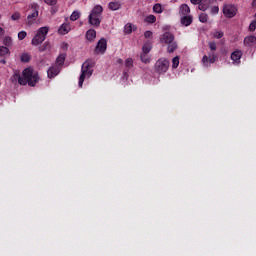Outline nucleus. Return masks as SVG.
Listing matches in <instances>:
<instances>
[{"label":"nucleus","instance_id":"obj_36","mask_svg":"<svg viewBox=\"0 0 256 256\" xmlns=\"http://www.w3.org/2000/svg\"><path fill=\"white\" fill-rule=\"evenodd\" d=\"M208 47L212 51H217V43H215V42H209Z\"/></svg>","mask_w":256,"mask_h":256},{"label":"nucleus","instance_id":"obj_21","mask_svg":"<svg viewBox=\"0 0 256 256\" xmlns=\"http://www.w3.org/2000/svg\"><path fill=\"white\" fill-rule=\"evenodd\" d=\"M124 33L126 35H131V33H133V25L131 24H126L125 27H124Z\"/></svg>","mask_w":256,"mask_h":256},{"label":"nucleus","instance_id":"obj_38","mask_svg":"<svg viewBox=\"0 0 256 256\" xmlns=\"http://www.w3.org/2000/svg\"><path fill=\"white\" fill-rule=\"evenodd\" d=\"M256 29V20L252 21L249 25V31H255Z\"/></svg>","mask_w":256,"mask_h":256},{"label":"nucleus","instance_id":"obj_37","mask_svg":"<svg viewBox=\"0 0 256 256\" xmlns=\"http://www.w3.org/2000/svg\"><path fill=\"white\" fill-rule=\"evenodd\" d=\"M198 9H200V11H207V9L209 8L208 5L203 4V2H200V4H198Z\"/></svg>","mask_w":256,"mask_h":256},{"label":"nucleus","instance_id":"obj_42","mask_svg":"<svg viewBox=\"0 0 256 256\" xmlns=\"http://www.w3.org/2000/svg\"><path fill=\"white\" fill-rule=\"evenodd\" d=\"M211 13H213L214 15H216V13H219V7L218 6L212 7Z\"/></svg>","mask_w":256,"mask_h":256},{"label":"nucleus","instance_id":"obj_30","mask_svg":"<svg viewBox=\"0 0 256 256\" xmlns=\"http://www.w3.org/2000/svg\"><path fill=\"white\" fill-rule=\"evenodd\" d=\"M177 67H179V56L172 59V69H177Z\"/></svg>","mask_w":256,"mask_h":256},{"label":"nucleus","instance_id":"obj_23","mask_svg":"<svg viewBox=\"0 0 256 256\" xmlns=\"http://www.w3.org/2000/svg\"><path fill=\"white\" fill-rule=\"evenodd\" d=\"M125 67H126L127 71H129V69H133V59L132 58H127L125 60Z\"/></svg>","mask_w":256,"mask_h":256},{"label":"nucleus","instance_id":"obj_2","mask_svg":"<svg viewBox=\"0 0 256 256\" xmlns=\"http://www.w3.org/2000/svg\"><path fill=\"white\" fill-rule=\"evenodd\" d=\"M95 65V62L91 61V60H86L83 64H82V70H81V75L79 77V87H83V83L85 82V79H89V77H91V75H93V67Z\"/></svg>","mask_w":256,"mask_h":256},{"label":"nucleus","instance_id":"obj_40","mask_svg":"<svg viewBox=\"0 0 256 256\" xmlns=\"http://www.w3.org/2000/svg\"><path fill=\"white\" fill-rule=\"evenodd\" d=\"M47 5H57V0H44Z\"/></svg>","mask_w":256,"mask_h":256},{"label":"nucleus","instance_id":"obj_3","mask_svg":"<svg viewBox=\"0 0 256 256\" xmlns=\"http://www.w3.org/2000/svg\"><path fill=\"white\" fill-rule=\"evenodd\" d=\"M101 15H103V6L96 5L88 16L89 25L99 27L101 25Z\"/></svg>","mask_w":256,"mask_h":256},{"label":"nucleus","instance_id":"obj_39","mask_svg":"<svg viewBox=\"0 0 256 256\" xmlns=\"http://www.w3.org/2000/svg\"><path fill=\"white\" fill-rule=\"evenodd\" d=\"M144 37H145V39H149V38L153 37V32H151V31H146V32L144 33Z\"/></svg>","mask_w":256,"mask_h":256},{"label":"nucleus","instance_id":"obj_18","mask_svg":"<svg viewBox=\"0 0 256 256\" xmlns=\"http://www.w3.org/2000/svg\"><path fill=\"white\" fill-rule=\"evenodd\" d=\"M3 45H5L4 47H12L13 46V39L11 38V36H5L3 39Z\"/></svg>","mask_w":256,"mask_h":256},{"label":"nucleus","instance_id":"obj_32","mask_svg":"<svg viewBox=\"0 0 256 256\" xmlns=\"http://www.w3.org/2000/svg\"><path fill=\"white\" fill-rule=\"evenodd\" d=\"M146 23H155L157 21V17L155 15H149L145 18Z\"/></svg>","mask_w":256,"mask_h":256},{"label":"nucleus","instance_id":"obj_11","mask_svg":"<svg viewBox=\"0 0 256 256\" xmlns=\"http://www.w3.org/2000/svg\"><path fill=\"white\" fill-rule=\"evenodd\" d=\"M60 72L61 69H59L58 66H52L47 71L48 78L53 79L54 77H57V75H59Z\"/></svg>","mask_w":256,"mask_h":256},{"label":"nucleus","instance_id":"obj_31","mask_svg":"<svg viewBox=\"0 0 256 256\" xmlns=\"http://www.w3.org/2000/svg\"><path fill=\"white\" fill-rule=\"evenodd\" d=\"M208 19H209V17L207 16L206 13H201V14L199 15V21H200L201 23H207Z\"/></svg>","mask_w":256,"mask_h":256},{"label":"nucleus","instance_id":"obj_17","mask_svg":"<svg viewBox=\"0 0 256 256\" xmlns=\"http://www.w3.org/2000/svg\"><path fill=\"white\" fill-rule=\"evenodd\" d=\"M69 31H71V28L67 24H62L58 30L60 35H67V33H69Z\"/></svg>","mask_w":256,"mask_h":256},{"label":"nucleus","instance_id":"obj_44","mask_svg":"<svg viewBox=\"0 0 256 256\" xmlns=\"http://www.w3.org/2000/svg\"><path fill=\"white\" fill-rule=\"evenodd\" d=\"M117 63H118L119 65H123V59L119 58V59L117 60Z\"/></svg>","mask_w":256,"mask_h":256},{"label":"nucleus","instance_id":"obj_1","mask_svg":"<svg viewBox=\"0 0 256 256\" xmlns=\"http://www.w3.org/2000/svg\"><path fill=\"white\" fill-rule=\"evenodd\" d=\"M12 83H19V85H29V87H35L39 83V73L33 68H25L22 75L19 72H14L11 77Z\"/></svg>","mask_w":256,"mask_h":256},{"label":"nucleus","instance_id":"obj_41","mask_svg":"<svg viewBox=\"0 0 256 256\" xmlns=\"http://www.w3.org/2000/svg\"><path fill=\"white\" fill-rule=\"evenodd\" d=\"M192 5H201L203 3V0H190Z\"/></svg>","mask_w":256,"mask_h":256},{"label":"nucleus","instance_id":"obj_43","mask_svg":"<svg viewBox=\"0 0 256 256\" xmlns=\"http://www.w3.org/2000/svg\"><path fill=\"white\" fill-rule=\"evenodd\" d=\"M3 35H5V29L0 27V37H3Z\"/></svg>","mask_w":256,"mask_h":256},{"label":"nucleus","instance_id":"obj_29","mask_svg":"<svg viewBox=\"0 0 256 256\" xmlns=\"http://www.w3.org/2000/svg\"><path fill=\"white\" fill-rule=\"evenodd\" d=\"M47 49H51V44L49 42H45L42 46L39 47V51H47Z\"/></svg>","mask_w":256,"mask_h":256},{"label":"nucleus","instance_id":"obj_8","mask_svg":"<svg viewBox=\"0 0 256 256\" xmlns=\"http://www.w3.org/2000/svg\"><path fill=\"white\" fill-rule=\"evenodd\" d=\"M223 14L225 15V17L231 19L235 17V15H237V8H235L234 5L227 4L223 7Z\"/></svg>","mask_w":256,"mask_h":256},{"label":"nucleus","instance_id":"obj_14","mask_svg":"<svg viewBox=\"0 0 256 256\" xmlns=\"http://www.w3.org/2000/svg\"><path fill=\"white\" fill-rule=\"evenodd\" d=\"M244 45L248 47H256V37L255 36H248L244 39Z\"/></svg>","mask_w":256,"mask_h":256},{"label":"nucleus","instance_id":"obj_16","mask_svg":"<svg viewBox=\"0 0 256 256\" xmlns=\"http://www.w3.org/2000/svg\"><path fill=\"white\" fill-rule=\"evenodd\" d=\"M97 37V32L94 29H90L86 32V39L88 41H95V38Z\"/></svg>","mask_w":256,"mask_h":256},{"label":"nucleus","instance_id":"obj_20","mask_svg":"<svg viewBox=\"0 0 256 256\" xmlns=\"http://www.w3.org/2000/svg\"><path fill=\"white\" fill-rule=\"evenodd\" d=\"M151 49H152L151 43L146 42V43L143 45V47H142V53L148 55V53L151 52Z\"/></svg>","mask_w":256,"mask_h":256},{"label":"nucleus","instance_id":"obj_35","mask_svg":"<svg viewBox=\"0 0 256 256\" xmlns=\"http://www.w3.org/2000/svg\"><path fill=\"white\" fill-rule=\"evenodd\" d=\"M25 37H27V32L26 31H20L18 33V39L19 41H23V39H25Z\"/></svg>","mask_w":256,"mask_h":256},{"label":"nucleus","instance_id":"obj_5","mask_svg":"<svg viewBox=\"0 0 256 256\" xmlns=\"http://www.w3.org/2000/svg\"><path fill=\"white\" fill-rule=\"evenodd\" d=\"M47 33H49V27L44 26L38 29L36 35L33 37L31 44L36 46L41 45L45 39H47Z\"/></svg>","mask_w":256,"mask_h":256},{"label":"nucleus","instance_id":"obj_34","mask_svg":"<svg viewBox=\"0 0 256 256\" xmlns=\"http://www.w3.org/2000/svg\"><path fill=\"white\" fill-rule=\"evenodd\" d=\"M223 31H216V32H214L213 33V37L215 38V39H221V38H223Z\"/></svg>","mask_w":256,"mask_h":256},{"label":"nucleus","instance_id":"obj_15","mask_svg":"<svg viewBox=\"0 0 256 256\" xmlns=\"http://www.w3.org/2000/svg\"><path fill=\"white\" fill-rule=\"evenodd\" d=\"M241 57H243V52L241 50H236L231 54V59L235 63H239V61H241Z\"/></svg>","mask_w":256,"mask_h":256},{"label":"nucleus","instance_id":"obj_7","mask_svg":"<svg viewBox=\"0 0 256 256\" xmlns=\"http://www.w3.org/2000/svg\"><path fill=\"white\" fill-rule=\"evenodd\" d=\"M33 12L27 16L26 24L31 26L35 23L37 17H39V5L32 4Z\"/></svg>","mask_w":256,"mask_h":256},{"label":"nucleus","instance_id":"obj_22","mask_svg":"<svg viewBox=\"0 0 256 256\" xmlns=\"http://www.w3.org/2000/svg\"><path fill=\"white\" fill-rule=\"evenodd\" d=\"M140 59L142 61V63H151V58H149V56L147 54L141 53L140 54Z\"/></svg>","mask_w":256,"mask_h":256},{"label":"nucleus","instance_id":"obj_10","mask_svg":"<svg viewBox=\"0 0 256 256\" xmlns=\"http://www.w3.org/2000/svg\"><path fill=\"white\" fill-rule=\"evenodd\" d=\"M215 61H217V56L215 53H211V54H209V56L204 55L202 57V64L204 67H209V63L213 64V63H215Z\"/></svg>","mask_w":256,"mask_h":256},{"label":"nucleus","instance_id":"obj_9","mask_svg":"<svg viewBox=\"0 0 256 256\" xmlns=\"http://www.w3.org/2000/svg\"><path fill=\"white\" fill-rule=\"evenodd\" d=\"M94 51L97 55H99V53H105V51H107V40H105V38H101L98 41Z\"/></svg>","mask_w":256,"mask_h":256},{"label":"nucleus","instance_id":"obj_6","mask_svg":"<svg viewBox=\"0 0 256 256\" xmlns=\"http://www.w3.org/2000/svg\"><path fill=\"white\" fill-rule=\"evenodd\" d=\"M170 62L166 58H160L156 61L154 69L159 75L165 74L166 71H169Z\"/></svg>","mask_w":256,"mask_h":256},{"label":"nucleus","instance_id":"obj_24","mask_svg":"<svg viewBox=\"0 0 256 256\" xmlns=\"http://www.w3.org/2000/svg\"><path fill=\"white\" fill-rule=\"evenodd\" d=\"M81 17V13L79 11H74L70 16V21H77Z\"/></svg>","mask_w":256,"mask_h":256},{"label":"nucleus","instance_id":"obj_26","mask_svg":"<svg viewBox=\"0 0 256 256\" xmlns=\"http://www.w3.org/2000/svg\"><path fill=\"white\" fill-rule=\"evenodd\" d=\"M21 61L22 63H29L31 61V55L24 53L21 55Z\"/></svg>","mask_w":256,"mask_h":256},{"label":"nucleus","instance_id":"obj_47","mask_svg":"<svg viewBox=\"0 0 256 256\" xmlns=\"http://www.w3.org/2000/svg\"><path fill=\"white\" fill-rule=\"evenodd\" d=\"M2 63H5V60H3Z\"/></svg>","mask_w":256,"mask_h":256},{"label":"nucleus","instance_id":"obj_19","mask_svg":"<svg viewBox=\"0 0 256 256\" xmlns=\"http://www.w3.org/2000/svg\"><path fill=\"white\" fill-rule=\"evenodd\" d=\"M108 7L111 11H118V9H121V4L119 2H110Z\"/></svg>","mask_w":256,"mask_h":256},{"label":"nucleus","instance_id":"obj_4","mask_svg":"<svg viewBox=\"0 0 256 256\" xmlns=\"http://www.w3.org/2000/svg\"><path fill=\"white\" fill-rule=\"evenodd\" d=\"M160 43H164V45H168L167 51L168 53H175L177 51V42H175V35L171 32H165L160 37Z\"/></svg>","mask_w":256,"mask_h":256},{"label":"nucleus","instance_id":"obj_13","mask_svg":"<svg viewBox=\"0 0 256 256\" xmlns=\"http://www.w3.org/2000/svg\"><path fill=\"white\" fill-rule=\"evenodd\" d=\"M180 23L183 27H189L193 23V16H181Z\"/></svg>","mask_w":256,"mask_h":256},{"label":"nucleus","instance_id":"obj_25","mask_svg":"<svg viewBox=\"0 0 256 256\" xmlns=\"http://www.w3.org/2000/svg\"><path fill=\"white\" fill-rule=\"evenodd\" d=\"M9 55V48L6 46H0V56Z\"/></svg>","mask_w":256,"mask_h":256},{"label":"nucleus","instance_id":"obj_12","mask_svg":"<svg viewBox=\"0 0 256 256\" xmlns=\"http://www.w3.org/2000/svg\"><path fill=\"white\" fill-rule=\"evenodd\" d=\"M189 13H191V8L187 4H182L179 7V15L180 17L189 16Z\"/></svg>","mask_w":256,"mask_h":256},{"label":"nucleus","instance_id":"obj_33","mask_svg":"<svg viewBox=\"0 0 256 256\" xmlns=\"http://www.w3.org/2000/svg\"><path fill=\"white\" fill-rule=\"evenodd\" d=\"M12 21H19V19H21V13L19 12H15L12 16H11Z\"/></svg>","mask_w":256,"mask_h":256},{"label":"nucleus","instance_id":"obj_46","mask_svg":"<svg viewBox=\"0 0 256 256\" xmlns=\"http://www.w3.org/2000/svg\"><path fill=\"white\" fill-rule=\"evenodd\" d=\"M252 5H253V6H255V5H256V0H254V1L252 2Z\"/></svg>","mask_w":256,"mask_h":256},{"label":"nucleus","instance_id":"obj_28","mask_svg":"<svg viewBox=\"0 0 256 256\" xmlns=\"http://www.w3.org/2000/svg\"><path fill=\"white\" fill-rule=\"evenodd\" d=\"M154 13H163V6L161 4H155L153 6Z\"/></svg>","mask_w":256,"mask_h":256},{"label":"nucleus","instance_id":"obj_45","mask_svg":"<svg viewBox=\"0 0 256 256\" xmlns=\"http://www.w3.org/2000/svg\"><path fill=\"white\" fill-rule=\"evenodd\" d=\"M123 75H124V77H126V79H127V77H129V74H127V72H124Z\"/></svg>","mask_w":256,"mask_h":256},{"label":"nucleus","instance_id":"obj_27","mask_svg":"<svg viewBox=\"0 0 256 256\" xmlns=\"http://www.w3.org/2000/svg\"><path fill=\"white\" fill-rule=\"evenodd\" d=\"M57 65H63L65 63V54H60L56 59Z\"/></svg>","mask_w":256,"mask_h":256}]
</instances>
